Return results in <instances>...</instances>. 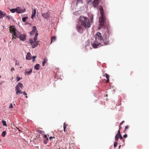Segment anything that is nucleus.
<instances>
[{
	"label": "nucleus",
	"mask_w": 149,
	"mask_h": 149,
	"mask_svg": "<svg viewBox=\"0 0 149 149\" xmlns=\"http://www.w3.org/2000/svg\"><path fill=\"white\" fill-rule=\"evenodd\" d=\"M56 40V37L55 36H53L52 37L51 39V44L52 42H54Z\"/></svg>",
	"instance_id": "5701e85b"
},
{
	"label": "nucleus",
	"mask_w": 149,
	"mask_h": 149,
	"mask_svg": "<svg viewBox=\"0 0 149 149\" xmlns=\"http://www.w3.org/2000/svg\"><path fill=\"white\" fill-rule=\"evenodd\" d=\"M13 108V106H12V103H11L9 106V108Z\"/></svg>",
	"instance_id": "c9c22d12"
},
{
	"label": "nucleus",
	"mask_w": 149,
	"mask_h": 149,
	"mask_svg": "<svg viewBox=\"0 0 149 149\" xmlns=\"http://www.w3.org/2000/svg\"><path fill=\"white\" fill-rule=\"evenodd\" d=\"M17 81H19V80H20L21 79L20 77H19L18 76L17 77Z\"/></svg>",
	"instance_id": "e433bc0d"
},
{
	"label": "nucleus",
	"mask_w": 149,
	"mask_h": 149,
	"mask_svg": "<svg viewBox=\"0 0 149 149\" xmlns=\"http://www.w3.org/2000/svg\"><path fill=\"white\" fill-rule=\"evenodd\" d=\"M28 18V17H23L22 19V21L24 22H25L26 19Z\"/></svg>",
	"instance_id": "393cba45"
},
{
	"label": "nucleus",
	"mask_w": 149,
	"mask_h": 149,
	"mask_svg": "<svg viewBox=\"0 0 149 149\" xmlns=\"http://www.w3.org/2000/svg\"><path fill=\"white\" fill-rule=\"evenodd\" d=\"M38 41H36L34 44L32 46V48H34L36 47V46L38 45Z\"/></svg>",
	"instance_id": "a211bd4d"
},
{
	"label": "nucleus",
	"mask_w": 149,
	"mask_h": 149,
	"mask_svg": "<svg viewBox=\"0 0 149 149\" xmlns=\"http://www.w3.org/2000/svg\"><path fill=\"white\" fill-rule=\"evenodd\" d=\"M34 68L35 69H36L37 70H39L40 68V65L38 64H36V65L35 66Z\"/></svg>",
	"instance_id": "6ab92c4d"
},
{
	"label": "nucleus",
	"mask_w": 149,
	"mask_h": 149,
	"mask_svg": "<svg viewBox=\"0 0 149 149\" xmlns=\"http://www.w3.org/2000/svg\"><path fill=\"white\" fill-rule=\"evenodd\" d=\"M93 15H90L89 16V17L90 18L91 22H93Z\"/></svg>",
	"instance_id": "b1692460"
},
{
	"label": "nucleus",
	"mask_w": 149,
	"mask_h": 149,
	"mask_svg": "<svg viewBox=\"0 0 149 149\" xmlns=\"http://www.w3.org/2000/svg\"><path fill=\"white\" fill-rule=\"evenodd\" d=\"M26 58L27 60H30L31 59V56L29 52L27 53L26 55Z\"/></svg>",
	"instance_id": "2eb2a0df"
},
{
	"label": "nucleus",
	"mask_w": 149,
	"mask_h": 149,
	"mask_svg": "<svg viewBox=\"0 0 149 149\" xmlns=\"http://www.w3.org/2000/svg\"><path fill=\"white\" fill-rule=\"evenodd\" d=\"M26 98H27V95H26Z\"/></svg>",
	"instance_id": "09e8293b"
},
{
	"label": "nucleus",
	"mask_w": 149,
	"mask_h": 149,
	"mask_svg": "<svg viewBox=\"0 0 149 149\" xmlns=\"http://www.w3.org/2000/svg\"><path fill=\"white\" fill-rule=\"evenodd\" d=\"M36 58V56H33L31 58H32V60L33 62H34L35 61V58Z\"/></svg>",
	"instance_id": "c756f323"
},
{
	"label": "nucleus",
	"mask_w": 149,
	"mask_h": 149,
	"mask_svg": "<svg viewBox=\"0 0 149 149\" xmlns=\"http://www.w3.org/2000/svg\"><path fill=\"white\" fill-rule=\"evenodd\" d=\"M23 86V84L21 83H19L16 85L15 90L16 91V93L18 94V93H22V92L20 90V87L21 88H22V87Z\"/></svg>",
	"instance_id": "39448f33"
},
{
	"label": "nucleus",
	"mask_w": 149,
	"mask_h": 149,
	"mask_svg": "<svg viewBox=\"0 0 149 149\" xmlns=\"http://www.w3.org/2000/svg\"><path fill=\"white\" fill-rule=\"evenodd\" d=\"M47 62V59L45 58L44 59L43 62L42 63V65L43 67L45 63H46Z\"/></svg>",
	"instance_id": "412c9836"
},
{
	"label": "nucleus",
	"mask_w": 149,
	"mask_h": 149,
	"mask_svg": "<svg viewBox=\"0 0 149 149\" xmlns=\"http://www.w3.org/2000/svg\"><path fill=\"white\" fill-rule=\"evenodd\" d=\"M6 134V131H3L2 134V136L3 137H4L5 136Z\"/></svg>",
	"instance_id": "bb28decb"
},
{
	"label": "nucleus",
	"mask_w": 149,
	"mask_h": 149,
	"mask_svg": "<svg viewBox=\"0 0 149 149\" xmlns=\"http://www.w3.org/2000/svg\"><path fill=\"white\" fill-rule=\"evenodd\" d=\"M117 144H118V143L116 142H114V146L115 148L117 146Z\"/></svg>",
	"instance_id": "473e14b6"
},
{
	"label": "nucleus",
	"mask_w": 149,
	"mask_h": 149,
	"mask_svg": "<svg viewBox=\"0 0 149 149\" xmlns=\"http://www.w3.org/2000/svg\"><path fill=\"white\" fill-rule=\"evenodd\" d=\"M104 76H105L106 77V78L107 79V81L106 82V83H108L109 81V75L108 74H107V73H105L104 75Z\"/></svg>",
	"instance_id": "aec40b11"
},
{
	"label": "nucleus",
	"mask_w": 149,
	"mask_h": 149,
	"mask_svg": "<svg viewBox=\"0 0 149 149\" xmlns=\"http://www.w3.org/2000/svg\"><path fill=\"white\" fill-rule=\"evenodd\" d=\"M1 77V76H0V78Z\"/></svg>",
	"instance_id": "603ef678"
},
{
	"label": "nucleus",
	"mask_w": 149,
	"mask_h": 149,
	"mask_svg": "<svg viewBox=\"0 0 149 149\" xmlns=\"http://www.w3.org/2000/svg\"><path fill=\"white\" fill-rule=\"evenodd\" d=\"M36 10L35 9H33L32 10V14H33L34 15H36Z\"/></svg>",
	"instance_id": "7c9ffc66"
},
{
	"label": "nucleus",
	"mask_w": 149,
	"mask_h": 149,
	"mask_svg": "<svg viewBox=\"0 0 149 149\" xmlns=\"http://www.w3.org/2000/svg\"><path fill=\"white\" fill-rule=\"evenodd\" d=\"M32 72V70L31 69L30 70V71H29V72H27V71L26 72V73H28V74H30Z\"/></svg>",
	"instance_id": "2f4dec72"
},
{
	"label": "nucleus",
	"mask_w": 149,
	"mask_h": 149,
	"mask_svg": "<svg viewBox=\"0 0 149 149\" xmlns=\"http://www.w3.org/2000/svg\"><path fill=\"white\" fill-rule=\"evenodd\" d=\"M15 69L13 67L11 69V70L12 71L13 70H14Z\"/></svg>",
	"instance_id": "a18cd8bd"
},
{
	"label": "nucleus",
	"mask_w": 149,
	"mask_h": 149,
	"mask_svg": "<svg viewBox=\"0 0 149 149\" xmlns=\"http://www.w3.org/2000/svg\"><path fill=\"white\" fill-rule=\"evenodd\" d=\"M2 123H3V125L7 126L6 122L5 121L3 120H2Z\"/></svg>",
	"instance_id": "cd10ccee"
},
{
	"label": "nucleus",
	"mask_w": 149,
	"mask_h": 149,
	"mask_svg": "<svg viewBox=\"0 0 149 149\" xmlns=\"http://www.w3.org/2000/svg\"><path fill=\"white\" fill-rule=\"evenodd\" d=\"M88 43H89V42H87V43H88Z\"/></svg>",
	"instance_id": "3c124183"
},
{
	"label": "nucleus",
	"mask_w": 149,
	"mask_h": 149,
	"mask_svg": "<svg viewBox=\"0 0 149 149\" xmlns=\"http://www.w3.org/2000/svg\"><path fill=\"white\" fill-rule=\"evenodd\" d=\"M40 132L41 134H43L44 133V132L43 131H40Z\"/></svg>",
	"instance_id": "49530a36"
},
{
	"label": "nucleus",
	"mask_w": 149,
	"mask_h": 149,
	"mask_svg": "<svg viewBox=\"0 0 149 149\" xmlns=\"http://www.w3.org/2000/svg\"><path fill=\"white\" fill-rule=\"evenodd\" d=\"M7 15L4 11H2V10H0V18H2L3 17L6 16Z\"/></svg>",
	"instance_id": "ddd939ff"
},
{
	"label": "nucleus",
	"mask_w": 149,
	"mask_h": 149,
	"mask_svg": "<svg viewBox=\"0 0 149 149\" xmlns=\"http://www.w3.org/2000/svg\"><path fill=\"white\" fill-rule=\"evenodd\" d=\"M119 130H120L122 128V127H121L120 126H120H119Z\"/></svg>",
	"instance_id": "de8ad7c7"
},
{
	"label": "nucleus",
	"mask_w": 149,
	"mask_h": 149,
	"mask_svg": "<svg viewBox=\"0 0 149 149\" xmlns=\"http://www.w3.org/2000/svg\"><path fill=\"white\" fill-rule=\"evenodd\" d=\"M66 126H67V125H66V124L64 123V124H63V129H64V131L65 132L66 131L65 129L66 128Z\"/></svg>",
	"instance_id": "c85d7f7f"
},
{
	"label": "nucleus",
	"mask_w": 149,
	"mask_h": 149,
	"mask_svg": "<svg viewBox=\"0 0 149 149\" xmlns=\"http://www.w3.org/2000/svg\"><path fill=\"white\" fill-rule=\"evenodd\" d=\"M119 136L118 135H116L115 139L116 141H118V139L119 138Z\"/></svg>",
	"instance_id": "a878e982"
},
{
	"label": "nucleus",
	"mask_w": 149,
	"mask_h": 149,
	"mask_svg": "<svg viewBox=\"0 0 149 149\" xmlns=\"http://www.w3.org/2000/svg\"><path fill=\"white\" fill-rule=\"evenodd\" d=\"M52 138L55 139V137H54L52 136H50V137H49V139L50 140Z\"/></svg>",
	"instance_id": "79ce46f5"
},
{
	"label": "nucleus",
	"mask_w": 149,
	"mask_h": 149,
	"mask_svg": "<svg viewBox=\"0 0 149 149\" xmlns=\"http://www.w3.org/2000/svg\"><path fill=\"white\" fill-rule=\"evenodd\" d=\"M38 35V33H37L35 35V36L33 38V39H29V43L32 46L34 43L37 40Z\"/></svg>",
	"instance_id": "423d86ee"
},
{
	"label": "nucleus",
	"mask_w": 149,
	"mask_h": 149,
	"mask_svg": "<svg viewBox=\"0 0 149 149\" xmlns=\"http://www.w3.org/2000/svg\"><path fill=\"white\" fill-rule=\"evenodd\" d=\"M128 128H129V126H126L125 127V131Z\"/></svg>",
	"instance_id": "a19ab883"
},
{
	"label": "nucleus",
	"mask_w": 149,
	"mask_h": 149,
	"mask_svg": "<svg viewBox=\"0 0 149 149\" xmlns=\"http://www.w3.org/2000/svg\"><path fill=\"white\" fill-rule=\"evenodd\" d=\"M42 15L44 19H48L49 18L50 14L49 12L42 13Z\"/></svg>",
	"instance_id": "0eeeda50"
},
{
	"label": "nucleus",
	"mask_w": 149,
	"mask_h": 149,
	"mask_svg": "<svg viewBox=\"0 0 149 149\" xmlns=\"http://www.w3.org/2000/svg\"><path fill=\"white\" fill-rule=\"evenodd\" d=\"M10 10L12 13H14L15 12H17V8H16L11 9Z\"/></svg>",
	"instance_id": "4be33fe9"
},
{
	"label": "nucleus",
	"mask_w": 149,
	"mask_h": 149,
	"mask_svg": "<svg viewBox=\"0 0 149 149\" xmlns=\"http://www.w3.org/2000/svg\"><path fill=\"white\" fill-rule=\"evenodd\" d=\"M95 41L93 43H91L93 47L94 48H97L99 46L103 45L102 39L101 34L99 32H97L95 34Z\"/></svg>",
	"instance_id": "f257e3e1"
},
{
	"label": "nucleus",
	"mask_w": 149,
	"mask_h": 149,
	"mask_svg": "<svg viewBox=\"0 0 149 149\" xmlns=\"http://www.w3.org/2000/svg\"><path fill=\"white\" fill-rule=\"evenodd\" d=\"M116 135H118L120 136L121 135L120 132V130H119L118 131V133Z\"/></svg>",
	"instance_id": "72a5a7b5"
},
{
	"label": "nucleus",
	"mask_w": 149,
	"mask_h": 149,
	"mask_svg": "<svg viewBox=\"0 0 149 149\" xmlns=\"http://www.w3.org/2000/svg\"><path fill=\"white\" fill-rule=\"evenodd\" d=\"M79 21L81 25L85 28H88L90 27L89 20L86 17L81 16L79 18Z\"/></svg>",
	"instance_id": "7ed1b4c3"
},
{
	"label": "nucleus",
	"mask_w": 149,
	"mask_h": 149,
	"mask_svg": "<svg viewBox=\"0 0 149 149\" xmlns=\"http://www.w3.org/2000/svg\"><path fill=\"white\" fill-rule=\"evenodd\" d=\"M21 34L17 30L15 33L12 34L13 39L14 38H15L14 37V36H15L16 37L19 38Z\"/></svg>",
	"instance_id": "6e6552de"
},
{
	"label": "nucleus",
	"mask_w": 149,
	"mask_h": 149,
	"mask_svg": "<svg viewBox=\"0 0 149 149\" xmlns=\"http://www.w3.org/2000/svg\"><path fill=\"white\" fill-rule=\"evenodd\" d=\"M43 140L44 143L46 144L47 143L48 141V139L46 135H45L43 137Z\"/></svg>",
	"instance_id": "4468645a"
},
{
	"label": "nucleus",
	"mask_w": 149,
	"mask_h": 149,
	"mask_svg": "<svg viewBox=\"0 0 149 149\" xmlns=\"http://www.w3.org/2000/svg\"><path fill=\"white\" fill-rule=\"evenodd\" d=\"M127 134H125L123 136V137L124 138H126L127 137Z\"/></svg>",
	"instance_id": "ea45409f"
},
{
	"label": "nucleus",
	"mask_w": 149,
	"mask_h": 149,
	"mask_svg": "<svg viewBox=\"0 0 149 149\" xmlns=\"http://www.w3.org/2000/svg\"><path fill=\"white\" fill-rule=\"evenodd\" d=\"M6 17L8 19V20H9L10 18V16H6Z\"/></svg>",
	"instance_id": "37998d69"
},
{
	"label": "nucleus",
	"mask_w": 149,
	"mask_h": 149,
	"mask_svg": "<svg viewBox=\"0 0 149 149\" xmlns=\"http://www.w3.org/2000/svg\"><path fill=\"white\" fill-rule=\"evenodd\" d=\"M99 28H103L104 29L103 31L104 32V38L102 39V43H103L104 45H107L109 42V31L110 30V27L109 26H104L102 27H99Z\"/></svg>",
	"instance_id": "f03ea898"
},
{
	"label": "nucleus",
	"mask_w": 149,
	"mask_h": 149,
	"mask_svg": "<svg viewBox=\"0 0 149 149\" xmlns=\"http://www.w3.org/2000/svg\"><path fill=\"white\" fill-rule=\"evenodd\" d=\"M35 15H34L33 14H32L31 16V18L32 19H33V17H35Z\"/></svg>",
	"instance_id": "4c0bfd02"
},
{
	"label": "nucleus",
	"mask_w": 149,
	"mask_h": 149,
	"mask_svg": "<svg viewBox=\"0 0 149 149\" xmlns=\"http://www.w3.org/2000/svg\"><path fill=\"white\" fill-rule=\"evenodd\" d=\"M99 10L100 11L101 16L99 18V21L100 24H99V27H102L104 26V24L105 20V17L104 14V11L102 6H100Z\"/></svg>",
	"instance_id": "20e7f679"
},
{
	"label": "nucleus",
	"mask_w": 149,
	"mask_h": 149,
	"mask_svg": "<svg viewBox=\"0 0 149 149\" xmlns=\"http://www.w3.org/2000/svg\"><path fill=\"white\" fill-rule=\"evenodd\" d=\"M76 28L77 31L80 33H82L83 32V28L82 26H76Z\"/></svg>",
	"instance_id": "9b49d317"
},
{
	"label": "nucleus",
	"mask_w": 149,
	"mask_h": 149,
	"mask_svg": "<svg viewBox=\"0 0 149 149\" xmlns=\"http://www.w3.org/2000/svg\"><path fill=\"white\" fill-rule=\"evenodd\" d=\"M124 121H122L121 123H120V125H122L123 124V123H124Z\"/></svg>",
	"instance_id": "c03bdc74"
},
{
	"label": "nucleus",
	"mask_w": 149,
	"mask_h": 149,
	"mask_svg": "<svg viewBox=\"0 0 149 149\" xmlns=\"http://www.w3.org/2000/svg\"><path fill=\"white\" fill-rule=\"evenodd\" d=\"M19 38L22 41L25 40L26 39V36L25 34H21Z\"/></svg>",
	"instance_id": "dca6fc26"
},
{
	"label": "nucleus",
	"mask_w": 149,
	"mask_h": 149,
	"mask_svg": "<svg viewBox=\"0 0 149 149\" xmlns=\"http://www.w3.org/2000/svg\"><path fill=\"white\" fill-rule=\"evenodd\" d=\"M119 138L120 139H123V137L121 135H120V136H119Z\"/></svg>",
	"instance_id": "58836bf2"
},
{
	"label": "nucleus",
	"mask_w": 149,
	"mask_h": 149,
	"mask_svg": "<svg viewBox=\"0 0 149 149\" xmlns=\"http://www.w3.org/2000/svg\"><path fill=\"white\" fill-rule=\"evenodd\" d=\"M10 32L11 33H14L17 31L14 26H11L9 27Z\"/></svg>",
	"instance_id": "1a4fd4ad"
},
{
	"label": "nucleus",
	"mask_w": 149,
	"mask_h": 149,
	"mask_svg": "<svg viewBox=\"0 0 149 149\" xmlns=\"http://www.w3.org/2000/svg\"><path fill=\"white\" fill-rule=\"evenodd\" d=\"M32 28L33 30L30 32V33L31 35H34V33H35V34L36 35L37 33H38V31L36 30V27L35 26H33V27Z\"/></svg>",
	"instance_id": "9d476101"
},
{
	"label": "nucleus",
	"mask_w": 149,
	"mask_h": 149,
	"mask_svg": "<svg viewBox=\"0 0 149 149\" xmlns=\"http://www.w3.org/2000/svg\"><path fill=\"white\" fill-rule=\"evenodd\" d=\"M99 4L98 0H94L93 1V6L94 7L98 6Z\"/></svg>",
	"instance_id": "f3484780"
},
{
	"label": "nucleus",
	"mask_w": 149,
	"mask_h": 149,
	"mask_svg": "<svg viewBox=\"0 0 149 149\" xmlns=\"http://www.w3.org/2000/svg\"><path fill=\"white\" fill-rule=\"evenodd\" d=\"M120 146H119V148H120Z\"/></svg>",
	"instance_id": "8fccbe9b"
},
{
	"label": "nucleus",
	"mask_w": 149,
	"mask_h": 149,
	"mask_svg": "<svg viewBox=\"0 0 149 149\" xmlns=\"http://www.w3.org/2000/svg\"><path fill=\"white\" fill-rule=\"evenodd\" d=\"M20 94H23V95H27V94L24 91L23 92H22V93H20Z\"/></svg>",
	"instance_id": "f704fd0d"
},
{
	"label": "nucleus",
	"mask_w": 149,
	"mask_h": 149,
	"mask_svg": "<svg viewBox=\"0 0 149 149\" xmlns=\"http://www.w3.org/2000/svg\"><path fill=\"white\" fill-rule=\"evenodd\" d=\"M17 13H24L25 10V8H24L23 9H22L20 7H18L17 8Z\"/></svg>",
	"instance_id": "f8f14e48"
}]
</instances>
